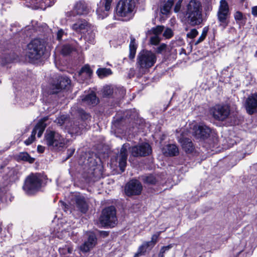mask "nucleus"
Returning a JSON list of instances; mask_svg holds the SVG:
<instances>
[{
  "label": "nucleus",
  "mask_w": 257,
  "mask_h": 257,
  "mask_svg": "<svg viewBox=\"0 0 257 257\" xmlns=\"http://www.w3.org/2000/svg\"><path fill=\"white\" fill-rule=\"evenodd\" d=\"M202 6L200 2L191 0L186 6L188 22L192 26L200 25L203 21Z\"/></svg>",
  "instance_id": "1"
},
{
  "label": "nucleus",
  "mask_w": 257,
  "mask_h": 257,
  "mask_svg": "<svg viewBox=\"0 0 257 257\" xmlns=\"http://www.w3.org/2000/svg\"><path fill=\"white\" fill-rule=\"evenodd\" d=\"M46 43L43 39H35L27 45V55L32 60L40 59L44 54Z\"/></svg>",
  "instance_id": "2"
},
{
  "label": "nucleus",
  "mask_w": 257,
  "mask_h": 257,
  "mask_svg": "<svg viewBox=\"0 0 257 257\" xmlns=\"http://www.w3.org/2000/svg\"><path fill=\"white\" fill-rule=\"evenodd\" d=\"M46 144L51 149L60 150L68 145V139L64 138L55 131H47L45 135Z\"/></svg>",
  "instance_id": "3"
},
{
  "label": "nucleus",
  "mask_w": 257,
  "mask_h": 257,
  "mask_svg": "<svg viewBox=\"0 0 257 257\" xmlns=\"http://www.w3.org/2000/svg\"><path fill=\"white\" fill-rule=\"evenodd\" d=\"M42 179L40 174H31L26 179L23 187L25 193L28 195H33L41 188Z\"/></svg>",
  "instance_id": "4"
},
{
  "label": "nucleus",
  "mask_w": 257,
  "mask_h": 257,
  "mask_svg": "<svg viewBox=\"0 0 257 257\" xmlns=\"http://www.w3.org/2000/svg\"><path fill=\"white\" fill-rule=\"evenodd\" d=\"M135 7L134 0H120L115 8V17H127L131 16Z\"/></svg>",
  "instance_id": "5"
},
{
  "label": "nucleus",
  "mask_w": 257,
  "mask_h": 257,
  "mask_svg": "<svg viewBox=\"0 0 257 257\" xmlns=\"http://www.w3.org/2000/svg\"><path fill=\"white\" fill-rule=\"evenodd\" d=\"M156 60V56L154 53L149 51H143L139 54L137 64L140 69H147L155 64Z\"/></svg>",
  "instance_id": "6"
},
{
  "label": "nucleus",
  "mask_w": 257,
  "mask_h": 257,
  "mask_svg": "<svg viewBox=\"0 0 257 257\" xmlns=\"http://www.w3.org/2000/svg\"><path fill=\"white\" fill-rule=\"evenodd\" d=\"M230 13L229 12V6L225 0H221L217 13V19L220 23V26L223 28H225L228 23V18Z\"/></svg>",
  "instance_id": "7"
},
{
  "label": "nucleus",
  "mask_w": 257,
  "mask_h": 257,
  "mask_svg": "<svg viewBox=\"0 0 257 257\" xmlns=\"http://www.w3.org/2000/svg\"><path fill=\"white\" fill-rule=\"evenodd\" d=\"M100 221L103 225L114 226L117 221L116 210L114 207L110 206L103 209Z\"/></svg>",
  "instance_id": "8"
},
{
  "label": "nucleus",
  "mask_w": 257,
  "mask_h": 257,
  "mask_svg": "<svg viewBox=\"0 0 257 257\" xmlns=\"http://www.w3.org/2000/svg\"><path fill=\"white\" fill-rule=\"evenodd\" d=\"M230 108L227 105H215L211 109V113L216 120L223 121L225 120L230 114Z\"/></svg>",
  "instance_id": "9"
},
{
  "label": "nucleus",
  "mask_w": 257,
  "mask_h": 257,
  "mask_svg": "<svg viewBox=\"0 0 257 257\" xmlns=\"http://www.w3.org/2000/svg\"><path fill=\"white\" fill-rule=\"evenodd\" d=\"M142 189V185L139 181L132 180L125 185L124 191L126 195L131 196L140 195Z\"/></svg>",
  "instance_id": "10"
},
{
  "label": "nucleus",
  "mask_w": 257,
  "mask_h": 257,
  "mask_svg": "<svg viewBox=\"0 0 257 257\" xmlns=\"http://www.w3.org/2000/svg\"><path fill=\"white\" fill-rule=\"evenodd\" d=\"M257 246V241L255 239H250L247 241H242L238 246V249H236V253L240 254L244 252L246 255L251 254L254 249Z\"/></svg>",
  "instance_id": "11"
},
{
  "label": "nucleus",
  "mask_w": 257,
  "mask_h": 257,
  "mask_svg": "<svg viewBox=\"0 0 257 257\" xmlns=\"http://www.w3.org/2000/svg\"><path fill=\"white\" fill-rule=\"evenodd\" d=\"M131 154L134 157H142L149 155L152 152V149L148 143H142L131 148Z\"/></svg>",
  "instance_id": "12"
},
{
  "label": "nucleus",
  "mask_w": 257,
  "mask_h": 257,
  "mask_svg": "<svg viewBox=\"0 0 257 257\" xmlns=\"http://www.w3.org/2000/svg\"><path fill=\"white\" fill-rule=\"evenodd\" d=\"M112 0H100L97 5L96 13L99 19H103L108 15Z\"/></svg>",
  "instance_id": "13"
},
{
  "label": "nucleus",
  "mask_w": 257,
  "mask_h": 257,
  "mask_svg": "<svg viewBox=\"0 0 257 257\" xmlns=\"http://www.w3.org/2000/svg\"><path fill=\"white\" fill-rule=\"evenodd\" d=\"M46 127V124L44 121H39L33 129L30 137L25 141V144L27 146L31 144L35 139V136L37 133V137L38 138H40L42 136Z\"/></svg>",
  "instance_id": "14"
},
{
  "label": "nucleus",
  "mask_w": 257,
  "mask_h": 257,
  "mask_svg": "<svg viewBox=\"0 0 257 257\" xmlns=\"http://www.w3.org/2000/svg\"><path fill=\"white\" fill-rule=\"evenodd\" d=\"M70 84V80L67 77H59L57 82L52 84L51 93H57L61 90L65 89Z\"/></svg>",
  "instance_id": "15"
},
{
  "label": "nucleus",
  "mask_w": 257,
  "mask_h": 257,
  "mask_svg": "<svg viewBox=\"0 0 257 257\" xmlns=\"http://www.w3.org/2000/svg\"><path fill=\"white\" fill-rule=\"evenodd\" d=\"M245 107L249 114L257 111V93L249 96L245 100Z\"/></svg>",
  "instance_id": "16"
},
{
  "label": "nucleus",
  "mask_w": 257,
  "mask_h": 257,
  "mask_svg": "<svg viewBox=\"0 0 257 257\" xmlns=\"http://www.w3.org/2000/svg\"><path fill=\"white\" fill-rule=\"evenodd\" d=\"M130 149L129 144H124L122 146L120 154L118 156V163L120 169L123 172L126 165V160L127 158V149Z\"/></svg>",
  "instance_id": "17"
},
{
  "label": "nucleus",
  "mask_w": 257,
  "mask_h": 257,
  "mask_svg": "<svg viewBox=\"0 0 257 257\" xmlns=\"http://www.w3.org/2000/svg\"><path fill=\"white\" fill-rule=\"evenodd\" d=\"M91 26V25L85 20L80 19L72 25L71 28L77 33H84L88 32V29H90Z\"/></svg>",
  "instance_id": "18"
},
{
  "label": "nucleus",
  "mask_w": 257,
  "mask_h": 257,
  "mask_svg": "<svg viewBox=\"0 0 257 257\" xmlns=\"http://www.w3.org/2000/svg\"><path fill=\"white\" fill-rule=\"evenodd\" d=\"M193 130L194 135L197 138H206L211 133L210 128L203 124L195 125Z\"/></svg>",
  "instance_id": "19"
},
{
  "label": "nucleus",
  "mask_w": 257,
  "mask_h": 257,
  "mask_svg": "<svg viewBox=\"0 0 257 257\" xmlns=\"http://www.w3.org/2000/svg\"><path fill=\"white\" fill-rule=\"evenodd\" d=\"M97 238L94 233H91L89 234L88 239L80 247V250L84 252L89 251L96 244Z\"/></svg>",
  "instance_id": "20"
},
{
  "label": "nucleus",
  "mask_w": 257,
  "mask_h": 257,
  "mask_svg": "<svg viewBox=\"0 0 257 257\" xmlns=\"http://www.w3.org/2000/svg\"><path fill=\"white\" fill-rule=\"evenodd\" d=\"M89 12V9L84 2H79L77 3L74 7L72 13L77 15H86Z\"/></svg>",
  "instance_id": "21"
},
{
  "label": "nucleus",
  "mask_w": 257,
  "mask_h": 257,
  "mask_svg": "<svg viewBox=\"0 0 257 257\" xmlns=\"http://www.w3.org/2000/svg\"><path fill=\"white\" fill-rule=\"evenodd\" d=\"M81 100L82 102L86 105H95L98 103V99L93 91H91L90 93L85 96H82Z\"/></svg>",
  "instance_id": "22"
},
{
  "label": "nucleus",
  "mask_w": 257,
  "mask_h": 257,
  "mask_svg": "<svg viewBox=\"0 0 257 257\" xmlns=\"http://www.w3.org/2000/svg\"><path fill=\"white\" fill-rule=\"evenodd\" d=\"M162 152L165 155L167 156H175L178 155L179 150L176 145L169 144L163 148Z\"/></svg>",
  "instance_id": "23"
},
{
  "label": "nucleus",
  "mask_w": 257,
  "mask_h": 257,
  "mask_svg": "<svg viewBox=\"0 0 257 257\" xmlns=\"http://www.w3.org/2000/svg\"><path fill=\"white\" fill-rule=\"evenodd\" d=\"M178 141L181 144L183 149L186 152H192L193 150V146L190 139L181 137L179 138Z\"/></svg>",
  "instance_id": "24"
},
{
  "label": "nucleus",
  "mask_w": 257,
  "mask_h": 257,
  "mask_svg": "<svg viewBox=\"0 0 257 257\" xmlns=\"http://www.w3.org/2000/svg\"><path fill=\"white\" fill-rule=\"evenodd\" d=\"M77 207L82 213H85L88 210V205L82 196H78L76 198Z\"/></svg>",
  "instance_id": "25"
},
{
  "label": "nucleus",
  "mask_w": 257,
  "mask_h": 257,
  "mask_svg": "<svg viewBox=\"0 0 257 257\" xmlns=\"http://www.w3.org/2000/svg\"><path fill=\"white\" fill-rule=\"evenodd\" d=\"M92 71L88 65H85L79 72V76L82 80H86L90 78Z\"/></svg>",
  "instance_id": "26"
},
{
  "label": "nucleus",
  "mask_w": 257,
  "mask_h": 257,
  "mask_svg": "<svg viewBox=\"0 0 257 257\" xmlns=\"http://www.w3.org/2000/svg\"><path fill=\"white\" fill-rule=\"evenodd\" d=\"M151 241L144 242L139 248L138 252L135 254L134 257H138L143 253L146 251V249L149 248L151 249L154 246V244H152Z\"/></svg>",
  "instance_id": "27"
},
{
  "label": "nucleus",
  "mask_w": 257,
  "mask_h": 257,
  "mask_svg": "<svg viewBox=\"0 0 257 257\" xmlns=\"http://www.w3.org/2000/svg\"><path fill=\"white\" fill-rule=\"evenodd\" d=\"M176 0H165L161 8V12L163 15L168 14Z\"/></svg>",
  "instance_id": "28"
},
{
  "label": "nucleus",
  "mask_w": 257,
  "mask_h": 257,
  "mask_svg": "<svg viewBox=\"0 0 257 257\" xmlns=\"http://www.w3.org/2000/svg\"><path fill=\"white\" fill-rule=\"evenodd\" d=\"M16 157L18 161L28 162L30 163H33L34 161V159L27 152H21L17 155Z\"/></svg>",
  "instance_id": "29"
},
{
  "label": "nucleus",
  "mask_w": 257,
  "mask_h": 257,
  "mask_svg": "<svg viewBox=\"0 0 257 257\" xmlns=\"http://www.w3.org/2000/svg\"><path fill=\"white\" fill-rule=\"evenodd\" d=\"M73 251V247L71 242H67L66 244L59 248V251L62 255H66L68 253H71Z\"/></svg>",
  "instance_id": "30"
},
{
  "label": "nucleus",
  "mask_w": 257,
  "mask_h": 257,
  "mask_svg": "<svg viewBox=\"0 0 257 257\" xmlns=\"http://www.w3.org/2000/svg\"><path fill=\"white\" fill-rule=\"evenodd\" d=\"M87 34L85 36V40L86 41L90 44H93L95 41V33L94 29L91 26L90 29H88V32H86Z\"/></svg>",
  "instance_id": "31"
},
{
  "label": "nucleus",
  "mask_w": 257,
  "mask_h": 257,
  "mask_svg": "<svg viewBox=\"0 0 257 257\" xmlns=\"http://www.w3.org/2000/svg\"><path fill=\"white\" fill-rule=\"evenodd\" d=\"M137 44L136 43L135 39L134 38H132L130 44V58L132 59L134 58L137 50Z\"/></svg>",
  "instance_id": "32"
},
{
  "label": "nucleus",
  "mask_w": 257,
  "mask_h": 257,
  "mask_svg": "<svg viewBox=\"0 0 257 257\" xmlns=\"http://www.w3.org/2000/svg\"><path fill=\"white\" fill-rule=\"evenodd\" d=\"M96 73L99 77L102 78L111 74V70L109 68H101L98 69Z\"/></svg>",
  "instance_id": "33"
},
{
  "label": "nucleus",
  "mask_w": 257,
  "mask_h": 257,
  "mask_svg": "<svg viewBox=\"0 0 257 257\" xmlns=\"http://www.w3.org/2000/svg\"><path fill=\"white\" fill-rule=\"evenodd\" d=\"M84 126V125H81V126H78L77 123L76 122V123H74L73 125H71L70 127L68 128L70 134L80 135L81 134Z\"/></svg>",
  "instance_id": "34"
},
{
  "label": "nucleus",
  "mask_w": 257,
  "mask_h": 257,
  "mask_svg": "<svg viewBox=\"0 0 257 257\" xmlns=\"http://www.w3.org/2000/svg\"><path fill=\"white\" fill-rule=\"evenodd\" d=\"M143 180L144 183L151 185L155 184L157 182V178L153 175L144 176Z\"/></svg>",
  "instance_id": "35"
},
{
  "label": "nucleus",
  "mask_w": 257,
  "mask_h": 257,
  "mask_svg": "<svg viewBox=\"0 0 257 257\" xmlns=\"http://www.w3.org/2000/svg\"><path fill=\"white\" fill-rule=\"evenodd\" d=\"M75 48L72 47L69 45H65L63 46L61 50V53L63 55L70 54L72 51H74Z\"/></svg>",
  "instance_id": "36"
},
{
  "label": "nucleus",
  "mask_w": 257,
  "mask_h": 257,
  "mask_svg": "<svg viewBox=\"0 0 257 257\" xmlns=\"http://www.w3.org/2000/svg\"><path fill=\"white\" fill-rule=\"evenodd\" d=\"M164 30V27L162 26H158L155 28H153L149 33L150 34H153L155 35L159 36L161 34Z\"/></svg>",
  "instance_id": "37"
},
{
  "label": "nucleus",
  "mask_w": 257,
  "mask_h": 257,
  "mask_svg": "<svg viewBox=\"0 0 257 257\" xmlns=\"http://www.w3.org/2000/svg\"><path fill=\"white\" fill-rule=\"evenodd\" d=\"M208 29L207 27H204L202 30L201 35L199 37L198 40L195 42V45H197L202 42L206 38L207 33H208Z\"/></svg>",
  "instance_id": "38"
},
{
  "label": "nucleus",
  "mask_w": 257,
  "mask_h": 257,
  "mask_svg": "<svg viewBox=\"0 0 257 257\" xmlns=\"http://www.w3.org/2000/svg\"><path fill=\"white\" fill-rule=\"evenodd\" d=\"M161 41L159 36L155 35L150 38V43L152 45H157Z\"/></svg>",
  "instance_id": "39"
},
{
  "label": "nucleus",
  "mask_w": 257,
  "mask_h": 257,
  "mask_svg": "<svg viewBox=\"0 0 257 257\" xmlns=\"http://www.w3.org/2000/svg\"><path fill=\"white\" fill-rule=\"evenodd\" d=\"M67 120V117L65 115H62L57 118L56 121L57 123L59 124L60 125H62L64 124L65 122Z\"/></svg>",
  "instance_id": "40"
},
{
  "label": "nucleus",
  "mask_w": 257,
  "mask_h": 257,
  "mask_svg": "<svg viewBox=\"0 0 257 257\" xmlns=\"http://www.w3.org/2000/svg\"><path fill=\"white\" fill-rule=\"evenodd\" d=\"M198 32L197 30L193 29L187 34V37L190 39H194L198 35Z\"/></svg>",
  "instance_id": "41"
},
{
  "label": "nucleus",
  "mask_w": 257,
  "mask_h": 257,
  "mask_svg": "<svg viewBox=\"0 0 257 257\" xmlns=\"http://www.w3.org/2000/svg\"><path fill=\"white\" fill-rule=\"evenodd\" d=\"M163 35L166 38L169 39L173 36V31L171 29L167 28L164 31Z\"/></svg>",
  "instance_id": "42"
},
{
  "label": "nucleus",
  "mask_w": 257,
  "mask_h": 257,
  "mask_svg": "<svg viewBox=\"0 0 257 257\" xmlns=\"http://www.w3.org/2000/svg\"><path fill=\"white\" fill-rule=\"evenodd\" d=\"M66 35V33L64 32V31L62 29H60L58 30L57 33V39L59 41H61L63 40V38L64 36Z\"/></svg>",
  "instance_id": "43"
},
{
  "label": "nucleus",
  "mask_w": 257,
  "mask_h": 257,
  "mask_svg": "<svg viewBox=\"0 0 257 257\" xmlns=\"http://www.w3.org/2000/svg\"><path fill=\"white\" fill-rule=\"evenodd\" d=\"M234 18L236 21H240L243 18L242 13L239 11L236 12L234 14Z\"/></svg>",
  "instance_id": "44"
},
{
  "label": "nucleus",
  "mask_w": 257,
  "mask_h": 257,
  "mask_svg": "<svg viewBox=\"0 0 257 257\" xmlns=\"http://www.w3.org/2000/svg\"><path fill=\"white\" fill-rule=\"evenodd\" d=\"M160 233H161V231L158 232L157 233L154 234L152 235V238H151V240L152 242V243H151L152 244L153 243V244H154V245L156 244V243L158 241V239L159 238V236L160 235Z\"/></svg>",
  "instance_id": "45"
},
{
  "label": "nucleus",
  "mask_w": 257,
  "mask_h": 257,
  "mask_svg": "<svg viewBox=\"0 0 257 257\" xmlns=\"http://www.w3.org/2000/svg\"><path fill=\"white\" fill-rule=\"evenodd\" d=\"M182 2V0H179L177 2V3L176 4L175 8H174V11L176 13H177L180 11Z\"/></svg>",
  "instance_id": "46"
},
{
  "label": "nucleus",
  "mask_w": 257,
  "mask_h": 257,
  "mask_svg": "<svg viewBox=\"0 0 257 257\" xmlns=\"http://www.w3.org/2000/svg\"><path fill=\"white\" fill-rule=\"evenodd\" d=\"M166 45L165 44H162L157 48L156 52L158 53H161L162 52L166 49Z\"/></svg>",
  "instance_id": "47"
},
{
  "label": "nucleus",
  "mask_w": 257,
  "mask_h": 257,
  "mask_svg": "<svg viewBox=\"0 0 257 257\" xmlns=\"http://www.w3.org/2000/svg\"><path fill=\"white\" fill-rule=\"evenodd\" d=\"M172 247V245L171 244L168 245L167 246H163L161 248L160 251H163V253H165V252L166 251L169 250L170 249H171Z\"/></svg>",
  "instance_id": "48"
},
{
  "label": "nucleus",
  "mask_w": 257,
  "mask_h": 257,
  "mask_svg": "<svg viewBox=\"0 0 257 257\" xmlns=\"http://www.w3.org/2000/svg\"><path fill=\"white\" fill-rule=\"evenodd\" d=\"M251 13L253 16L255 17L257 16V6L253 7L251 8Z\"/></svg>",
  "instance_id": "49"
},
{
  "label": "nucleus",
  "mask_w": 257,
  "mask_h": 257,
  "mask_svg": "<svg viewBox=\"0 0 257 257\" xmlns=\"http://www.w3.org/2000/svg\"><path fill=\"white\" fill-rule=\"evenodd\" d=\"M37 150L39 153H43L45 150V147L40 145H39L37 147Z\"/></svg>",
  "instance_id": "50"
},
{
  "label": "nucleus",
  "mask_w": 257,
  "mask_h": 257,
  "mask_svg": "<svg viewBox=\"0 0 257 257\" xmlns=\"http://www.w3.org/2000/svg\"><path fill=\"white\" fill-rule=\"evenodd\" d=\"M105 89H107L106 92H105V91L104 90L105 94L110 95L112 93L111 90L109 88H108V87H106Z\"/></svg>",
  "instance_id": "51"
},
{
  "label": "nucleus",
  "mask_w": 257,
  "mask_h": 257,
  "mask_svg": "<svg viewBox=\"0 0 257 257\" xmlns=\"http://www.w3.org/2000/svg\"><path fill=\"white\" fill-rule=\"evenodd\" d=\"M74 149H72V150H69L68 151V152H69V155L68 157V158L70 157L71 155H72V154L74 153Z\"/></svg>",
  "instance_id": "52"
},
{
  "label": "nucleus",
  "mask_w": 257,
  "mask_h": 257,
  "mask_svg": "<svg viewBox=\"0 0 257 257\" xmlns=\"http://www.w3.org/2000/svg\"><path fill=\"white\" fill-rule=\"evenodd\" d=\"M164 251H160L159 253V257H165L164 253H163Z\"/></svg>",
  "instance_id": "53"
},
{
  "label": "nucleus",
  "mask_w": 257,
  "mask_h": 257,
  "mask_svg": "<svg viewBox=\"0 0 257 257\" xmlns=\"http://www.w3.org/2000/svg\"><path fill=\"white\" fill-rule=\"evenodd\" d=\"M76 47L77 48H79V47L81 48V47H83V45H81V44L78 43L77 42H76Z\"/></svg>",
  "instance_id": "54"
},
{
  "label": "nucleus",
  "mask_w": 257,
  "mask_h": 257,
  "mask_svg": "<svg viewBox=\"0 0 257 257\" xmlns=\"http://www.w3.org/2000/svg\"><path fill=\"white\" fill-rule=\"evenodd\" d=\"M89 117V115L88 114H87V113H85L84 114V118L87 119H88V118Z\"/></svg>",
  "instance_id": "55"
},
{
  "label": "nucleus",
  "mask_w": 257,
  "mask_h": 257,
  "mask_svg": "<svg viewBox=\"0 0 257 257\" xmlns=\"http://www.w3.org/2000/svg\"><path fill=\"white\" fill-rule=\"evenodd\" d=\"M254 56H257V50L256 51V52L255 53Z\"/></svg>",
  "instance_id": "56"
},
{
  "label": "nucleus",
  "mask_w": 257,
  "mask_h": 257,
  "mask_svg": "<svg viewBox=\"0 0 257 257\" xmlns=\"http://www.w3.org/2000/svg\"><path fill=\"white\" fill-rule=\"evenodd\" d=\"M242 2H244V0H241Z\"/></svg>",
  "instance_id": "57"
}]
</instances>
